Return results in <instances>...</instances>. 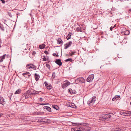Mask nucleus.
Returning a JSON list of instances; mask_svg holds the SVG:
<instances>
[{
	"mask_svg": "<svg viewBox=\"0 0 131 131\" xmlns=\"http://www.w3.org/2000/svg\"><path fill=\"white\" fill-rule=\"evenodd\" d=\"M96 98V97L93 96L92 97V99L90 100L87 102V104L89 106H90L92 104H93L94 103L95 101V99Z\"/></svg>",
	"mask_w": 131,
	"mask_h": 131,
	"instance_id": "1",
	"label": "nucleus"
},
{
	"mask_svg": "<svg viewBox=\"0 0 131 131\" xmlns=\"http://www.w3.org/2000/svg\"><path fill=\"white\" fill-rule=\"evenodd\" d=\"M73 129L74 131H84L85 130L84 127L81 126L80 127L75 128Z\"/></svg>",
	"mask_w": 131,
	"mask_h": 131,
	"instance_id": "2",
	"label": "nucleus"
},
{
	"mask_svg": "<svg viewBox=\"0 0 131 131\" xmlns=\"http://www.w3.org/2000/svg\"><path fill=\"white\" fill-rule=\"evenodd\" d=\"M87 124H88L87 123H72V125H75L76 126H80V125L81 126L83 127L84 126H85L87 125Z\"/></svg>",
	"mask_w": 131,
	"mask_h": 131,
	"instance_id": "3",
	"label": "nucleus"
},
{
	"mask_svg": "<svg viewBox=\"0 0 131 131\" xmlns=\"http://www.w3.org/2000/svg\"><path fill=\"white\" fill-rule=\"evenodd\" d=\"M94 77V75L93 74L90 75L86 79L87 81L89 82L93 80Z\"/></svg>",
	"mask_w": 131,
	"mask_h": 131,
	"instance_id": "4",
	"label": "nucleus"
},
{
	"mask_svg": "<svg viewBox=\"0 0 131 131\" xmlns=\"http://www.w3.org/2000/svg\"><path fill=\"white\" fill-rule=\"evenodd\" d=\"M126 128H116L112 129L111 131H124L126 129Z\"/></svg>",
	"mask_w": 131,
	"mask_h": 131,
	"instance_id": "5",
	"label": "nucleus"
},
{
	"mask_svg": "<svg viewBox=\"0 0 131 131\" xmlns=\"http://www.w3.org/2000/svg\"><path fill=\"white\" fill-rule=\"evenodd\" d=\"M72 43V42L71 41H70L69 42L67 43L64 45L65 46L64 48L65 49H67L68 48L71 46Z\"/></svg>",
	"mask_w": 131,
	"mask_h": 131,
	"instance_id": "6",
	"label": "nucleus"
},
{
	"mask_svg": "<svg viewBox=\"0 0 131 131\" xmlns=\"http://www.w3.org/2000/svg\"><path fill=\"white\" fill-rule=\"evenodd\" d=\"M70 83L68 81H67L65 82V83L62 85V87L63 89H64L65 88L70 85Z\"/></svg>",
	"mask_w": 131,
	"mask_h": 131,
	"instance_id": "7",
	"label": "nucleus"
},
{
	"mask_svg": "<svg viewBox=\"0 0 131 131\" xmlns=\"http://www.w3.org/2000/svg\"><path fill=\"white\" fill-rule=\"evenodd\" d=\"M0 103L3 105H4L6 103V102L4 101V99L2 96H0Z\"/></svg>",
	"mask_w": 131,
	"mask_h": 131,
	"instance_id": "8",
	"label": "nucleus"
},
{
	"mask_svg": "<svg viewBox=\"0 0 131 131\" xmlns=\"http://www.w3.org/2000/svg\"><path fill=\"white\" fill-rule=\"evenodd\" d=\"M77 80L79 81L81 83H84L85 81V80L83 77L79 78L77 79Z\"/></svg>",
	"mask_w": 131,
	"mask_h": 131,
	"instance_id": "9",
	"label": "nucleus"
},
{
	"mask_svg": "<svg viewBox=\"0 0 131 131\" xmlns=\"http://www.w3.org/2000/svg\"><path fill=\"white\" fill-rule=\"evenodd\" d=\"M111 115L110 114H105L102 116L104 120H105L106 119L109 118L111 117Z\"/></svg>",
	"mask_w": 131,
	"mask_h": 131,
	"instance_id": "10",
	"label": "nucleus"
},
{
	"mask_svg": "<svg viewBox=\"0 0 131 131\" xmlns=\"http://www.w3.org/2000/svg\"><path fill=\"white\" fill-rule=\"evenodd\" d=\"M55 62L59 66H61L62 65V62L61 61V60L60 59H56L55 61Z\"/></svg>",
	"mask_w": 131,
	"mask_h": 131,
	"instance_id": "11",
	"label": "nucleus"
},
{
	"mask_svg": "<svg viewBox=\"0 0 131 131\" xmlns=\"http://www.w3.org/2000/svg\"><path fill=\"white\" fill-rule=\"evenodd\" d=\"M6 56V54H5L0 57V62L3 61V60L5 59Z\"/></svg>",
	"mask_w": 131,
	"mask_h": 131,
	"instance_id": "12",
	"label": "nucleus"
},
{
	"mask_svg": "<svg viewBox=\"0 0 131 131\" xmlns=\"http://www.w3.org/2000/svg\"><path fill=\"white\" fill-rule=\"evenodd\" d=\"M34 75L36 81H38L40 77L39 75L37 73H35Z\"/></svg>",
	"mask_w": 131,
	"mask_h": 131,
	"instance_id": "13",
	"label": "nucleus"
},
{
	"mask_svg": "<svg viewBox=\"0 0 131 131\" xmlns=\"http://www.w3.org/2000/svg\"><path fill=\"white\" fill-rule=\"evenodd\" d=\"M26 74H27L28 77H29L31 76V74L29 72H26L25 73H24L23 74V75L25 77L27 78V76L25 75Z\"/></svg>",
	"mask_w": 131,
	"mask_h": 131,
	"instance_id": "14",
	"label": "nucleus"
},
{
	"mask_svg": "<svg viewBox=\"0 0 131 131\" xmlns=\"http://www.w3.org/2000/svg\"><path fill=\"white\" fill-rule=\"evenodd\" d=\"M68 92L71 94H73L76 93L75 91L72 90L71 89H70L68 90Z\"/></svg>",
	"mask_w": 131,
	"mask_h": 131,
	"instance_id": "15",
	"label": "nucleus"
},
{
	"mask_svg": "<svg viewBox=\"0 0 131 131\" xmlns=\"http://www.w3.org/2000/svg\"><path fill=\"white\" fill-rule=\"evenodd\" d=\"M57 41L58 43L59 44L62 45L63 43V41L60 38H58Z\"/></svg>",
	"mask_w": 131,
	"mask_h": 131,
	"instance_id": "16",
	"label": "nucleus"
},
{
	"mask_svg": "<svg viewBox=\"0 0 131 131\" xmlns=\"http://www.w3.org/2000/svg\"><path fill=\"white\" fill-rule=\"evenodd\" d=\"M43 108L44 109H46L49 112H51V108L47 106H44L43 107Z\"/></svg>",
	"mask_w": 131,
	"mask_h": 131,
	"instance_id": "17",
	"label": "nucleus"
},
{
	"mask_svg": "<svg viewBox=\"0 0 131 131\" xmlns=\"http://www.w3.org/2000/svg\"><path fill=\"white\" fill-rule=\"evenodd\" d=\"M45 47V44H43L42 45H40L39 46V47L40 49H43Z\"/></svg>",
	"mask_w": 131,
	"mask_h": 131,
	"instance_id": "18",
	"label": "nucleus"
},
{
	"mask_svg": "<svg viewBox=\"0 0 131 131\" xmlns=\"http://www.w3.org/2000/svg\"><path fill=\"white\" fill-rule=\"evenodd\" d=\"M31 66L32 67H33L34 68H35L36 69L37 68L36 66H35L34 65L32 64H27V66L28 67V66Z\"/></svg>",
	"mask_w": 131,
	"mask_h": 131,
	"instance_id": "19",
	"label": "nucleus"
},
{
	"mask_svg": "<svg viewBox=\"0 0 131 131\" xmlns=\"http://www.w3.org/2000/svg\"><path fill=\"white\" fill-rule=\"evenodd\" d=\"M50 120L46 118H44V123H48L50 122Z\"/></svg>",
	"mask_w": 131,
	"mask_h": 131,
	"instance_id": "20",
	"label": "nucleus"
},
{
	"mask_svg": "<svg viewBox=\"0 0 131 131\" xmlns=\"http://www.w3.org/2000/svg\"><path fill=\"white\" fill-rule=\"evenodd\" d=\"M21 90L19 89H18L15 93V94H19L20 93Z\"/></svg>",
	"mask_w": 131,
	"mask_h": 131,
	"instance_id": "21",
	"label": "nucleus"
},
{
	"mask_svg": "<svg viewBox=\"0 0 131 131\" xmlns=\"http://www.w3.org/2000/svg\"><path fill=\"white\" fill-rule=\"evenodd\" d=\"M52 107L53 108L56 109V110H58L59 107L57 105H52Z\"/></svg>",
	"mask_w": 131,
	"mask_h": 131,
	"instance_id": "22",
	"label": "nucleus"
},
{
	"mask_svg": "<svg viewBox=\"0 0 131 131\" xmlns=\"http://www.w3.org/2000/svg\"><path fill=\"white\" fill-rule=\"evenodd\" d=\"M115 97L116 98V100H119V99H120V95H115Z\"/></svg>",
	"mask_w": 131,
	"mask_h": 131,
	"instance_id": "23",
	"label": "nucleus"
},
{
	"mask_svg": "<svg viewBox=\"0 0 131 131\" xmlns=\"http://www.w3.org/2000/svg\"><path fill=\"white\" fill-rule=\"evenodd\" d=\"M71 34H69L67 37V40H69L71 38Z\"/></svg>",
	"mask_w": 131,
	"mask_h": 131,
	"instance_id": "24",
	"label": "nucleus"
},
{
	"mask_svg": "<svg viewBox=\"0 0 131 131\" xmlns=\"http://www.w3.org/2000/svg\"><path fill=\"white\" fill-rule=\"evenodd\" d=\"M71 53H70V56H72V55L76 53V52L74 50L73 51H71Z\"/></svg>",
	"mask_w": 131,
	"mask_h": 131,
	"instance_id": "25",
	"label": "nucleus"
},
{
	"mask_svg": "<svg viewBox=\"0 0 131 131\" xmlns=\"http://www.w3.org/2000/svg\"><path fill=\"white\" fill-rule=\"evenodd\" d=\"M46 87L47 89L49 90H50L52 89V87L50 85H47V86H46Z\"/></svg>",
	"mask_w": 131,
	"mask_h": 131,
	"instance_id": "26",
	"label": "nucleus"
},
{
	"mask_svg": "<svg viewBox=\"0 0 131 131\" xmlns=\"http://www.w3.org/2000/svg\"><path fill=\"white\" fill-rule=\"evenodd\" d=\"M65 61L66 62H67L69 61L72 62V59L71 58H69L68 59L65 60Z\"/></svg>",
	"mask_w": 131,
	"mask_h": 131,
	"instance_id": "27",
	"label": "nucleus"
},
{
	"mask_svg": "<svg viewBox=\"0 0 131 131\" xmlns=\"http://www.w3.org/2000/svg\"><path fill=\"white\" fill-rule=\"evenodd\" d=\"M26 67L28 69H36L35 68H34L33 67H32L31 66H28V67L27 66H26Z\"/></svg>",
	"mask_w": 131,
	"mask_h": 131,
	"instance_id": "28",
	"label": "nucleus"
},
{
	"mask_svg": "<svg viewBox=\"0 0 131 131\" xmlns=\"http://www.w3.org/2000/svg\"><path fill=\"white\" fill-rule=\"evenodd\" d=\"M129 32L127 30L125 31L124 32L125 35H128L129 34Z\"/></svg>",
	"mask_w": 131,
	"mask_h": 131,
	"instance_id": "29",
	"label": "nucleus"
},
{
	"mask_svg": "<svg viewBox=\"0 0 131 131\" xmlns=\"http://www.w3.org/2000/svg\"><path fill=\"white\" fill-rule=\"evenodd\" d=\"M44 118H41V119H39L38 120V121L39 122H44Z\"/></svg>",
	"mask_w": 131,
	"mask_h": 131,
	"instance_id": "30",
	"label": "nucleus"
},
{
	"mask_svg": "<svg viewBox=\"0 0 131 131\" xmlns=\"http://www.w3.org/2000/svg\"><path fill=\"white\" fill-rule=\"evenodd\" d=\"M46 66L50 70V66L49 64H47L46 65Z\"/></svg>",
	"mask_w": 131,
	"mask_h": 131,
	"instance_id": "31",
	"label": "nucleus"
},
{
	"mask_svg": "<svg viewBox=\"0 0 131 131\" xmlns=\"http://www.w3.org/2000/svg\"><path fill=\"white\" fill-rule=\"evenodd\" d=\"M125 112H121L120 113V114L121 115L125 116Z\"/></svg>",
	"mask_w": 131,
	"mask_h": 131,
	"instance_id": "32",
	"label": "nucleus"
},
{
	"mask_svg": "<svg viewBox=\"0 0 131 131\" xmlns=\"http://www.w3.org/2000/svg\"><path fill=\"white\" fill-rule=\"evenodd\" d=\"M44 113L43 112H37V115H43L44 114Z\"/></svg>",
	"mask_w": 131,
	"mask_h": 131,
	"instance_id": "33",
	"label": "nucleus"
},
{
	"mask_svg": "<svg viewBox=\"0 0 131 131\" xmlns=\"http://www.w3.org/2000/svg\"><path fill=\"white\" fill-rule=\"evenodd\" d=\"M128 115H131V112L130 111H127Z\"/></svg>",
	"mask_w": 131,
	"mask_h": 131,
	"instance_id": "34",
	"label": "nucleus"
},
{
	"mask_svg": "<svg viewBox=\"0 0 131 131\" xmlns=\"http://www.w3.org/2000/svg\"><path fill=\"white\" fill-rule=\"evenodd\" d=\"M9 16L11 17H12L13 15L11 13L9 12Z\"/></svg>",
	"mask_w": 131,
	"mask_h": 131,
	"instance_id": "35",
	"label": "nucleus"
},
{
	"mask_svg": "<svg viewBox=\"0 0 131 131\" xmlns=\"http://www.w3.org/2000/svg\"><path fill=\"white\" fill-rule=\"evenodd\" d=\"M44 52L46 54H48V52L47 51H46V50L45 51H44Z\"/></svg>",
	"mask_w": 131,
	"mask_h": 131,
	"instance_id": "36",
	"label": "nucleus"
},
{
	"mask_svg": "<svg viewBox=\"0 0 131 131\" xmlns=\"http://www.w3.org/2000/svg\"><path fill=\"white\" fill-rule=\"evenodd\" d=\"M42 59H43V61H46V58L45 57H44V58H42Z\"/></svg>",
	"mask_w": 131,
	"mask_h": 131,
	"instance_id": "37",
	"label": "nucleus"
},
{
	"mask_svg": "<svg viewBox=\"0 0 131 131\" xmlns=\"http://www.w3.org/2000/svg\"><path fill=\"white\" fill-rule=\"evenodd\" d=\"M1 1L2 3H4L5 2V0H0Z\"/></svg>",
	"mask_w": 131,
	"mask_h": 131,
	"instance_id": "38",
	"label": "nucleus"
},
{
	"mask_svg": "<svg viewBox=\"0 0 131 131\" xmlns=\"http://www.w3.org/2000/svg\"><path fill=\"white\" fill-rule=\"evenodd\" d=\"M44 84L46 86H46H47V85H48V84L46 82H44Z\"/></svg>",
	"mask_w": 131,
	"mask_h": 131,
	"instance_id": "39",
	"label": "nucleus"
},
{
	"mask_svg": "<svg viewBox=\"0 0 131 131\" xmlns=\"http://www.w3.org/2000/svg\"><path fill=\"white\" fill-rule=\"evenodd\" d=\"M36 54V52L35 51H34L32 53V54L33 55H35V54Z\"/></svg>",
	"mask_w": 131,
	"mask_h": 131,
	"instance_id": "40",
	"label": "nucleus"
},
{
	"mask_svg": "<svg viewBox=\"0 0 131 131\" xmlns=\"http://www.w3.org/2000/svg\"><path fill=\"white\" fill-rule=\"evenodd\" d=\"M77 30L78 31H81L80 30V29L79 28V27H77Z\"/></svg>",
	"mask_w": 131,
	"mask_h": 131,
	"instance_id": "41",
	"label": "nucleus"
},
{
	"mask_svg": "<svg viewBox=\"0 0 131 131\" xmlns=\"http://www.w3.org/2000/svg\"><path fill=\"white\" fill-rule=\"evenodd\" d=\"M115 100H116V98H115V97H114L112 99V100L113 101H115Z\"/></svg>",
	"mask_w": 131,
	"mask_h": 131,
	"instance_id": "42",
	"label": "nucleus"
},
{
	"mask_svg": "<svg viewBox=\"0 0 131 131\" xmlns=\"http://www.w3.org/2000/svg\"><path fill=\"white\" fill-rule=\"evenodd\" d=\"M1 24H0V28H1L2 30H4V29L2 27H1Z\"/></svg>",
	"mask_w": 131,
	"mask_h": 131,
	"instance_id": "43",
	"label": "nucleus"
},
{
	"mask_svg": "<svg viewBox=\"0 0 131 131\" xmlns=\"http://www.w3.org/2000/svg\"><path fill=\"white\" fill-rule=\"evenodd\" d=\"M113 28V27H110V29L111 31H112V29Z\"/></svg>",
	"mask_w": 131,
	"mask_h": 131,
	"instance_id": "44",
	"label": "nucleus"
},
{
	"mask_svg": "<svg viewBox=\"0 0 131 131\" xmlns=\"http://www.w3.org/2000/svg\"><path fill=\"white\" fill-rule=\"evenodd\" d=\"M125 116H127V115H128L127 111H126V112H125Z\"/></svg>",
	"mask_w": 131,
	"mask_h": 131,
	"instance_id": "45",
	"label": "nucleus"
},
{
	"mask_svg": "<svg viewBox=\"0 0 131 131\" xmlns=\"http://www.w3.org/2000/svg\"><path fill=\"white\" fill-rule=\"evenodd\" d=\"M56 56L57 57H59V55H58V53L57 52V54H56Z\"/></svg>",
	"mask_w": 131,
	"mask_h": 131,
	"instance_id": "46",
	"label": "nucleus"
},
{
	"mask_svg": "<svg viewBox=\"0 0 131 131\" xmlns=\"http://www.w3.org/2000/svg\"><path fill=\"white\" fill-rule=\"evenodd\" d=\"M26 50H27V49H26V48H25V49L24 50V51H23L24 52H27V51H26Z\"/></svg>",
	"mask_w": 131,
	"mask_h": 131,
	"instance_id": "47",
	"label": "nucleus"
},
{
	"mask_svg": "<svg viewBox=\"0 0 131 131\" xmlns=\"http://www.w3.org/2000/svg\"><path fill=\"white\" fill-rule=\"evenodd\" d=\"M52 55L53 56H56V54L55 53H53V54H52Z\"/></svg>",
	"mask_w": 131,
	"mask_h": 131,
	"instance_id": "48",
	"label": "nucleus"
},
{
	"mask_svg": "<svg viewBox=\"0 0 131 131\" xmlns=\"http://www.w3.org/2000/svg\"><path fill=\"white\" fill-rule=\"evenodd\" d=\"M40 99L41 100V102L42 101V99L41 97H40Z\"/></svg>",
	"mask_w": 131,
	"mask_h": 131,
	"instance_id": "49",
	"label": "nucleus"
},
{
	"mask_svg": "<svg viewBox=\"0 0 131 131\" xmlns=\"http://www.w3.org/2000/svg\"><path fill=\"white\" fill-rule=\"evenodd\" d=\"M116 27V24H115L114 25V26L113 27V28H114L115 27Z\"/></svg>",
	"mask_w": 131,
	"mask_h": 131,
	"instance_id": "50",
	"label": "nucleus"
},
{
	"mask_svg": "<svg viewBox=\"0 0 131 131\" xmlns=\"http://www.w3.org/2000/svg\"><path fill=\"white\" fill-rule=\"evenodd\" d=\"M1 40L0 39V45L1 44ZM0 47H1V46L0 45Z\"/></svg>",
	"mask_w": 131,
	"mask_h": 131,
	"instance_id": "51",
	"label": "nucleus"
},
{
	"mask_svg": "<svg viewBox=\"0 0 131 131\" xmlns=\"http://www.w3.org/2000/svg\"><path fill=\"white\" fill-rule=\"evenodd\" d=\"M74 106H75V107H77L76 106H75V105H74V104H73V105H72V106H74Z\"/></svg>",
	"mask_w": 131,
	"mask_h": 131,
	"instance_id": "52",
	"label": "nucleus"
},
{
	"mask_svg": "<svg viewBox=\"0 0 131 131\" xmlns=\"http://www.w3.org/2000/svg\"><path fill=\"white\" fill-rule=\"evenodd\" d=\"M55 74V73L54 72L53 73V74H52V75H54V74Z\"/></svg>",
	"mask_w": 131,
	"mask_h": 131,
	"instance_id": "53",
	"label": "nucleus"
},
{
	"mask_svg": "<svg viewBox=\"0 0 131 131\" xmlns=\"http://www.w3.org/2000/svg\"><path fill=\"white\" fill-rule=\"evenodd\" d=\"M66 56H69V55L68 54H66Z\"/></svg>",
	"mask_w": 131,
	"mask_h": 131,
	"instance_id": "54",
	"label": "nucleus"
},
{
	"mask_svg": "<svg viewBox=\"0 0 131 131\" xmlns=\"http://www.w3.org/2000/svg\"><path fill=\"white\" fill-rule=\"evenodd\" d=\"M13 25H11V26H10V27H13Z\"/></svg>",
	"mask_w": 131,
	"mask_h": 131,
	"instance_id": "55",
	"label": "nucleus"
},
{
	"mask_svg": "<svg viewBox=\"0 0 131 131\" xmlns=\"http://www.w3.org/2000/svg\"><path fill=\"white\" fill-rule=\"evenodd\" d=\"M45 104H41V105H45Z\"/></svg>",
	"mask_w": 131,
	"mask_h": 131,
	"instance_id": "56",
	"label": "nucleus"
},
{
	"mask_svg": "<svg viewBox=\"0 0 131 131\" xmlns=\"http://www.w3.org/2000/svg\"><path fill=\"white\" fill-rule=\"evenodd\" d=\"M129 11H131V9H130L129 10Z\"/></svg>",
	"mask_w": 131,
	"mask_h": 131,
	"instance_id": "57",
	"label": "nucleus"
},
{
	"mask_svg": "<svg viewBox=\"0 0 131 131\" xmlns=\"http://www.w3.org/2000/svg\"><path fill=\"white\" fill-rule=\"evenodd\" d=\"M1 114H0V117H1Z\"/></svg>",
	"mask_w": 131,
	"mask_h": 131,
	"instance_id": "58",
	"label": "nucleus"
},
{
	"mask_svg": "<svg viewBox=\"0 0 131 131\" xmlns=\"http://www.w3.org/2000/svg\"><path fill=\"white\" fill-rule=\"evenodd\" d=\"M25 75H27V76H28V75H27V74H26Z\"/></svg>",
	"mask_w": 131,
	"mask_h": 131,
	"instance_id": "59",
	"label": "nucleus"
}]
</instances>
